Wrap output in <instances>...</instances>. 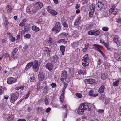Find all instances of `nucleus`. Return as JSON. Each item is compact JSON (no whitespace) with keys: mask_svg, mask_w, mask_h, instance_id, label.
<instances>
[{"mask_svg":"<svg viewBox=\"0 0 121 121\" xmlns=\"http://www.w3.org/2000/svg\"><path fill=\"white\" fill-rule=\"evenodd\" d=\"M92 46H93V48L94 49L98 51L100 49V47H101L100 45L96 44L93 45Z\"/></svg>","mask_w":121,"mask_h":121,"instance_id":"15","label":"nucleus"},{"mask_svg":"<svg viewBox=\"0 0 121 121\" xmlns=\"http://www.w3.org/2000/svg\"><path fill=\"white\" fill-rule=\"evenodd\" d=\"M102 60L100 58L98 59L97 63V64L98 65H100L101 64Z\"/></svg>","mask_w":121,"mask_h":121,"instance_id":"45","label":"nucleus"},{"mask_svg":"<svg viewBox=\"0 0 121 121\" xmlns=\"http://www.w3.org/2000/svg\"><path fill=\"white\" fill-rule=\"evenodd\" d=\"M76 96L79 98H81L82 97V95L80 93H77L76 94Z\"/></svg>","mask_w":121,"mask_h":121,"instance_id":"40","label":"nucleus"},{"mask_svg":"<svg viewBox=\"0 0 121 121\" xmlns=\"http://www.w3.org/2000/svg\"><path fill=\"white\" fill-rule=\"evenodd\" d=\"M33 64V62H29L27 64L26 67L25 68V70L27 71L32 66Z\"/></svg>","mask_w":121,"mask_h":121,"instance_id":"12","label":"nucleus"},{"mask_svg":"<svg viewBox=\"0 0 121 121\" xmlns=\"http://www.w3.org/2000/svg\"><path fill=\"white\" fill-rule=\"evenodd\" d=\"M48 97H46L44 99V101L46 105L48 104L49 103V100H48Z\"/></svg>","mask_w":121,"mask_h":121,"instance_id":"28","label":"nucleus"},{"mask_svg":"<svg viewBox=\"0 0 121 121\" xmlns=\"http://www.w3.org/2000/svg\"><path fill=\"white\" fill-rule=\"evenodd\" d=\"M32 67L33 69H35V72H37L39 68L38 65V61L37 60H35L33 62Z\"/></svg>","mask_w":121,"mask_h":121,"instance_id":"5","label":"nucleus"},{"mask_svg":"<svg viewBox=\"0 0 121 121\" xmlns=\"http://www.w3.org/2000/svg\"><path fill=\"white\" fill-rule=\"evenodd\" d=\"M30 82H35L36 81L35 78L34 77H31L30 78Z\"/></svg>","mask_w":121,"mask_h":121,"instance_id":"34","label":"nucleus"},{"mask_svg":"<svg viewBox=\"0 0 121 121\" xmlns=\"http://www.w3.org/2000/svg\"><path fill=\"white\" fill-rule=\"evenodd\" d=\"M118 23H121V20L120 18H119L117 19L116 21Z\"/></svg>","mask_w":121,"mask_h":121,"instance_id":"56","label":"nucleus"},{"mask_svg":"<svg viewBox=\"0 0 121 121\" xmlns=\"http://www.w3.org/2000/svg\"><path fill=\"white\" fill-rule=\"evenodd\" d=\"M7 82L8 84H12L16 82L17 80L12 77H10L7 78Z\"/></svg>","mask_w":121,"mask_h":121,"instance_id":"7","label":"nucleus"},{"mask_svg":"<svg viewBox=\"0 0 121 121\" xmlns=\"http://www.w3.org/2000/svg\"><path fill=\"white\" fill-rule=\"evenodd\" d=\"M64 95L63 94H61L60 97V101L61 103H63L64 101Z\"/></svg>","mask_w":121,"mask_h":121,"instance_id":"27","label":"nucleus"},{"mask_svg":"<svg viewBox=\"0 0 121 121\" xmlns=\"http://www.w3.org/2000/svg\"><path fill=\"white\" fill-rule=\"evenodd\" d=\"M82 68L80 70L78 71V73L80 75L82 74Z\"/></svg>","mask_w":121,"mask_h":121,"instance_id":"52","label":"nucleus"},{"mask_svg":"<svg viewBox=\"0 0 121 121\" xmlns=\"http://www.w3.org/2000/svg\"><path fill=\"white\" fill-rule=\"evenodd\" d=\"M89 61V57L88 54H86L83 57L82 61V65L84 67L89 65L88 62Z\"/></svg>","mask_w":121,"mask_h":121,"instance_id":"2","label":"nucleus"},{"mask_svg":"<svg viewBox=\"0 0 121 121\" xmlns=\"http://www.w3.org/2000/svg\"><path fill=\"white\" fill-rule=\"evenodd\" d=\"M117 12L118 10L117 9H115L112 12H110L112 13L113 14L115 15L117 14Z\"/></svg>","mask_w":121,"mask_h":121,"instance_id":"32","label":"nucleus"},{"mask_svg":"<svg viewBox=\"0 0 121 121\" xmlns=\"http://www.w3.org/2000/svg\"><path fill=\"white\" fill-rule=\"evenodd\" d=\"M105 87L104 85H101L98 90V92L100 93H102L104 91Z\"/></svg>","mask_w":121,"mask_h":121,"instance_id":"16","label":"nucleus"},{"mask_svg":"<svg viewBox=\"0 0 121 121\" xmlns=\"http://www.w3.org/2000/svg\"><path fill=\"white\" fill-rule=\"evenodd\" d=\"M37 9L34 7L29 6L27 7L26 11L29 14L35 13L37 12Z\"/></svg>","mask_w":121,"mask_h":121,"instance_id":"4","label":"nucleus"},{"mask_svg":"<svg viewBox=\"0 0 121 121\" xmlns=\"http://www.w3.org/2000/svg\"><path fill=\"white\" fill-rule=\"evenodd\" d=\"M31 93V91L30 90H29L27 93V94L26 96L24 98L25 99H26L27 98H28L30 95V93Z\"/></svg>","mask_w":121,"mask_h":121,"instance_id":"41","label":"nucleus"},{"mask_svg":"<svg viewBox=\"0 0 121 121\" xmlns=\"http://www.w3.org/2000/svg\"><path fill=\"white\" fill-rule=\"evenodd\" d=\"M11 57L12 58L15 59L16 58L17 56L16 54V53L14 52H12Z\"/></svg>","mask_w":121,"mask_h":121,"instance_id":"30","label":"nucleus"},{"mask_svg":"<svg viewBox=\"0 0 121 121\" xmlns=\"http://www.w3.org/2000/svg\"><path fill=\"white\" fill-rule=\"evenodd\" d=\"M25 25V23L22 21L19 24V26H21L22 27Z\"/></svg>","mask_w":121,"mask_h":121,"instance_id":"51","label":"nucleus"},{"mask_svg":"<svg viewBox=\"0 0 121 121\" xmlns=\"http://www.w3.org/2000/svg\"><path fill=\"white\" fill-rule=\"evenodd\" d=\"M12 116H10L9 117H8L7 118V120H11L14 118L13 117H12Z\"/></svg>","mask_w":121,"mask_h":121,"instance_id":"53","label":"nucleus"},{"mask_svg":"<svg viewBox=\"0 0 121 121\" xmlns=\"http://www.w3.org/2000/svg\"><path fill=\"white\" fill-rule=\"evenodd\" d=\"M118 36L116 35L115 36L113 39V40L114 42L118 45V43H119V42L118 41Z\"/></svg>","mask_w":121,"mask_h":121,"instance_id":"23","label":"nucleus"},{"mask_svg":"<svg viewBox=\"0 0 121 121\" xmlns=\"http://www.w3.org/2000/svg\"><path fill=\"white\" fill-rule=\"evenodd\" d=\"M4 90L2 87L1 86H0V95H2L4 93Z\"/></svg>","mask_w":121,"mask_h":121,"instance_id":"38","label":"nucleus"},{"mask_svg":"<svg viewBox=\"0 0 121 121\" xmlns=\"http://www.w3.org/2000/svg\"><path fill=\"white\" fill-rule=\"evenodd\" d=\"M48 87L46 86L45 87L44 90L43 92L44 93H48Z\"/></svg>","mask_w":121,"mask_h":121,"instance_id":"35","label":"nucleus"},{"mask_svg":"<svg viewBox=\"0 0 121 121\" xmlns=\"http://www.w3.org/2000/svg\"><path fill=\"white\" fill-rule=\"evenodd\" d=\"M50 13L53 16L56 15L57 14V12L53 10H51Z\"/></svg>","mask_w":121,"mask_h":121,"instance_id":"24","label":"nucleus"},{"mask_svg":"<svg viewBox=\"0 0 121 121\" xmlns=\"http://www.w3.org/2000/svg\"><path fill=\"white\" fill-rule=\"evenodd\" d=\"M2 42L3 43H6L7 42V41L4 39H3L1 40Z\"/></svg>","mask_w":121,"mask_h":121,"instance_id":"63","label":"nucleus"},{"mask_svg":"<svg viewBox=\"0 0 121 121\" xmlns=\"http://www.w3.org/2000/svg\"><path fill=\"white\" fill-rule=\"evenodd\" d=\"M94 14L93 12H89V16L90 17H93V15Z\"/></svg>","mask_w":121,"mask_h":121,"instance_id":"55","label":"nucleus"},{"mask_svg":"<svg viewBox=\"0 0 121 121\" xmlns=\"http://www.w3.org/2000/svg\"><path fill=\"white\" fill-rule=\"evenodd\" d=\"M12 9L11 6L9 5L7 6L6 7V10L8 13H10L12 11Z\"/></svg>","mask_w":121,"mask_h":121,"instance_id":"21","label":"nucleus"},{"mask_svg":"<svg viewBox=\"0 0 121 121\" xmlns=\"http://www.w3.org/2000/svg\"><path fill=\"white\" fill-rule=\"evenodd\" d=\"M88 110L91 111V109L89 108L88 105L86 104L83 103L81 104L79 107L78 108L77 112L79 115H82L85 110Z\"/></svg>","mask_w":121,"mask_h":121,"instance_id":"1","label":"nucleus"},{"mask_svg":"<svg viewBox=\"0 0 121 121\" xmlns=\"http://www.w3.org/2000/svg\"><path fill=\"white\" fill-rule=\"evenodd\" d=\"M35 6L37 7L36 8L37 9V10L41 9L43 7V4L39 2H36Z\"/></svg>","mask_w":121,"mask_h":121,"instance_id":"13","label":"nucleus"},{"mask_svg":"<svg viewBox=\"0 0 121 121\" xmlns=\"http://www.w3.org/2000/svg\"><path fill=\"white\" fill-rule=\"evenodd\" d=\"M98 10L99 11H100V10H101L102 9L103 10L104 9V8H102V6H101H101L99 5H98Z\"/></svg>","mask_w":121,"mask_h":121,"instance_id":"50","label":"nucleus"},{"mask_svg":"<svg viewBox=\"0 0 121 121\" xmlns=\"http://www.w3.org/2000/svg\"><path fill=\"white\" fill-rule=\"evenodd\" d=\"M18 96L17 94L13 93L11 95L10 102L12 103L14 102L17 99Z\"/></svg>","mask_w":121,"mask_h":121,"instance_id":"6","label":"nucleus"},{"mask_svg":"<svg viewBox=\"0 0 121 121\" xmlns=\"http://www.w3.org/2000/svg\"><path fill=\"white\" fill-rule=\"evenodd\" d=\"M93 93V91L92 90H91L89 92V95L90 96H92Z\"/></svg>","mask_w":121,"mask_h":121,"instance_id":"48","label":"nucleus"},{"mask_svg":"<svg viewBox=\"0 0 121 121\" xmlns=\"http://www.w3.org/2000/svg\"><path fill=\"white\" fill-rule=\"evenodd\" d=\"M38 78L39 80L40 81H42L45 78L43 72L41 71L39 72Z\"/></svg>","mask_w":121,"mask_h":121,"instance_id":"8","label":"nucleus"},{"mask_svg":"<svg viewBox=\"0 0 121 121\" xmlns=\"http://www.w3.org/2000/svg\"><path fill=\"white\" fill-rule=\"evenodd\" d=\"M61 27L60 23L59 22H57L56 23L54 27L52 29V31H54L55 30L56 33H57L60 31L61 29Z\"/></svg>","mask_w":121,"mask_h":121,"instance_id":"3","label":"nucleus"},{"mask_svg":"<svg viewBox=\"0 0 121 121\" xmlns=\"http://www.w3.org/2000/svg\"><path fill=\"white\" fill-rule=\"evenodd\" d=\"M119 80H117L116 81L113 82V85L114 86H118L119 84Z\"/></svg>","mask_w":121,"mask_h":121,"instance_id":"31","label":"nucleus"},{"mask_svg":"<svg viewBox=\"0 0 121 121\" xmlns=\"http://www.w3.org/2000/svg\"><path fill=\"white\" fill-rule=\"evenodd\" d=\"M63 25V26L65 27H66L67 26V25L65 22H64Z\"/></svg>","mask_w":121,"mask_h":121,"instance_id":"62","label":"nucleus"},{"mask_svg":"<svg viewBox=\"0 0 121 121\" xmlns=\"http://www.w3.org/2000/svg\"><path fill=\"white\" fill-rule=\"evenodd\" d=\"M102 30L104 31H107L109 30V28L107 27H104L102 28Z\"/></svg>","mask_w":121,"mask_h":121,"instance_id":"43","label":"nucleus"},{"mask_svg":"<svg viewBox=\"0 0 121 121\" xmlns=\"http://www.w3.org/2000/svg\"><path fill=\"white\" fill-rule=\"evenodd\" d=\"M115 6H112L111 9H110L109 10V12L110 13V12H112L113 10L115 9Z\"/></svg>","mask_w":121,"mask_h":121,"instance_id":"49","label":"nucleus"},{"mask_svg":"<svg viewBox=\"0 0 121 121\" xmlns=\"http://www.w3.org/2000/svg\"><path fill=\"white\" fill-rule=\"evenodd\" d=\"M82 74L83 75H86V73L87 70L85 67H82Z\"/></svg>","mask_w":121,"mask_h":121,"instance_id":"29","label":"nucleus"},{"mask_svg":"<svg viewBox=\"0 0 121 121\" xmlns=\"http://www.w3.org/2000/svg\"><path fill=\"white\" fill-rule=\"evenodd\" d=\"M109 103L108 100V99H105L104 103L106 105L108 104Z\"/></svg>","mask_w":121,"mask_h":121,"instance_id":"61","label":"nucleus"},{"mask_svg":"<svg viewBox=\"0 0 121 121\" xmlns=\"http://www.w3.org/2000/svg\"><path fill=\"white\" fill-rule=\"evenodd\" d=\"M68 34L67 33H62L60 34V35L61 38H67Z\"/></svg>","mask_w":121,"mask_h":121,"instance_id":"18","label":"nucleus"},{"mask_svg":"<svg viewBox=\"0 0 121 121\" xmlns=\"http://www.w3.org/2000/svg\"><path fill=\"white\" fill-rule=\"evenodd\" d=\"M95 5L94 4H92L90 8V12L91 13L93 12L94 13V12L95 11Z\"/></svg>","mask_w":121,"mask_h":121,"instance_id":"20","label":"nucleus"},{"mask_svg":"<svg viewBox=\"0 0 121 121\" xmlns=\"http://www.w3.org/2000/svg\"><path fill=\"white\" fill-rule=\"evenodd\" d=\"M51 110V108L50 107H48L46 110L45 112L46 113H48L50 112Z\"/></svg>","mask_w":121,"mask_h":121,"instance_id":"54","label":"nucleus"},{"mask_svg":"<svg viewBox=\"0 0 121 121\" xmlns=\"http://www.w3.org/2000/svg\"><path fill=\"white\" fill-rule=\"evenodd\" d=\"M95 81L92 79H86L85 80V83H88L91 84H92L95 83Z\"/></svg>","mask_w":121,"mask_h":121,"instance_id":"10","label":"nucleus"},{"mask_svg":"<svg viewBox=\"0 0 121 121\" xmlns=\"http://www.w3.org/2000/svg\"><path fill=\"white\" fill-rule=\"evenodd\" d=\"M26 120L25 119H20L18 120L17 121H26Z\"/></svg>","mask_w":121,"mask_h":121,"instance_id":"64","label":"nucleus"},{"mask_svg":"<svg viewBox=\"0 0 121 121\" xmlns=\"http://www.w3.org/2000/svg\"><path fill=\"white\" fill-rule=\"evenodd\" d=\"M10 56V55L8 54V53H5L4 56L6 58H8L9 57V56Z\"/></svg>","mask_w":121,"mask_h":121,"instance_id":"57","label":"nucleus"},{"mask_svg":"<svg viewBox=\"0 0 121 121\" xmlns=\"http://www.w3.org/2000/svg\"><path fill=\"white\" fill-rule=\"evenodd\" d=\"M51 85L52 86V87L53 88L56 87L57 85L55 83H53L51 84Z\"/></svg>","mask_w":121,"mask_h":121,"instance_id":"47","label":"nucleus"},{"mask_svg":"<svg viewBox=\"0 0 121 121\" xmlns=\"http://www.w3.org/2000/svg\"><path fill=\"white\" fill-rule=\"evenodd\" d=\"M28 48V46L27 45H26L25 46L23 47V49L24 50H26Z\"/></svg>","mask_w":121,"mask_h":121,"instance_id":"58","label":"nucleus"},{"mask_svg":"<svg viewBox=\"0 0 121 121\" xmlns=\"http://www.w3.org/2000/svg\"><path fill=\"white\" fill-rule=\"evenodd\" d=\"M37 111L38 113H43L44 111V110L41 107H39L36 108Z\"/></svg>","mask_w":121,"mask_h":121,"instance_id":"14","label":"nucleus"},{"mask_svg":"<svg viewBox=\"0 0 121 121\" xmlns=\"http://www.w3.org/2000/svg\"><path fill=\"white\" fill-rule=\"evenodd\" d=\"M32 30L34 31L37 32L39 31V28L35 26H33L32 27Z\"/></svg>","mask_w":121,"mask_h":121,"instance_id":"19","label":"nucleus"},{"mask_svg":"<svg viewBox=\"0 0 121 121\" xmlns=\"http://www.w3.org/2000/svg\"><path fill=\"white\" fill-rule=\"evenodd\" d=\"M45 54H47L49 56L50 55L51 50L49 48L46 47L44 48V49L43 50Z\"/></svg>","mask_w":121,"mask_h":121,"instance_id":"11","label":"nucleus"},{"mask_svg":"<svg viewBox=\"0 0 121 121\" xmlns=\"http://www.w3.org/2000/svg\"><path fill=\"white\" fill-rule=\"evenodd\" d=\"M94 30H91L88 32V34L90 35H94Z\"/></svg>","mask_w":121,"mask_h":121,"instance_id":"37","label":"nucleus"},{"mask_svg":"<svg viewBox=\"0 0 121 121\" xmlns=\"http://www.w3.org/2000/svg\"><path fill=\"white\" fill-rule=\"evenodd\" d=\"M100 76L102 79L103 80L106 79V77L105 76L104 74L103 73H102Z\"/></svg>","mask_w":121,"mask_h":121,"instance_id":"39","label":"nucleus"},{"mask_svg":"<svg viewBox=\"0 0 121 121\" xmlns=\"http://www.w3.org/2000/svg\"><path fill=\"white\" fill-rule=\"evenodd\" d=\"M60 49L61 51L62 52V55H64V52L65 48V47L63 45H61L60 47Z\"/></svg>","mask_w":121,"mask_h":121,"instance_id":"17","label":"nucleus"},{"mask_svg":"<svg viewBox=\"0 0 121 121\" xmlns=\"http://www.w3.org/2000/svg\"><path fill=\"white\" fill-rule=\"evenodd\" d=\"M62 73V77H64V79H66L67 75V72L65 71H63Z\"/></svg>","mask_w":121,"mask_h":121,"instance_id":"22","label":"nucleus"},{"mask_svg":"<svg viewBox=\"0 0 121 121\" xmlns=\"http://www.w3.org/2000/svg\"><path fill=\"white\" fill-rule=\"evenodd\" d=\"M10 39L12 42L14 41L15 40V38L14 37H13L12 36H11L10 37Z\"/></svg>","mask_w":121,"mask_h":121,"instance_id":"46","label":"nucleus"},{"mask_svg":"<svg viewBox=\"0 0 121 121\" xmlns=\"http://www.w3.org/2000/svg\"><path fill=\"white\" fill-rule=\"evenodd\" d=\"M45 67L46 69L49 70L50 71L52 69L53 67L52 64L50 63H48L46 64Z\"/></svg>","mask_w":121,"mask_h":121,"instance_id":"9","label":"nucleus"},{"mask_svg":"<svg viewBox=\"0 0 121 121\" xmlns=\"http://www.w3.org/2000/svg\"><path fill=\"white\" fill-rule=\"evenodd\" d=\"M48 42L51 44H52V39L51 38H49L48 40Z\"/></svg>","mask_w":121,"mask_h":121,"instance_id":"42","label":"nucleus"},{"mask_svg":"<svg viewBox=\"0 0 121 121\" xmlns=\"http://www.w3.org/2000/svg\"><path fill=\"white\" fill-rule=\"evenodd\" d=\"M103 45H104L108 50H110L111 48L109 47V45L108 44L105 43H104Z\"/></svg>","mask_w":121,"mask_h":121,"instance_id":"33","label":"nucleus"},{"mask_svg":"<svg viewBox=\"0 0 121 121\" xmlns=\"http://www.w3.org/2000/svg\"><path fill=\"white\" fill-rule=\"evenodd\" d=\"M31 35H30L29 34H27L25 35L24 36V37L25 38H28L29 39Z\"/></svg>","mask_w":121,"mask_h":121,"instance_id":"44","label":"nucleus"},{"mask_svg":"<svg viewBox=\"0 0 121 121\" xmlns=\"http://www.w3.org/2000/svg\"><path fill=\"white\" fill-rule=\"evenodd\" d=\"M81 17H79L76 20L74 24V25L75 26H78V23Z\"/></svg>","mask_w":121,"mask_h":121,"instance_id":"26","label":"nucleus"},{"mask_svg":"<svg viewBox=\"0 0 121 121\" xmlns=\"http://www.w3.org/2000/svg\"><path fill=\"white\" fill-rule=\"evenodd\" d=\"M61 42H64L65 43H66V41L65 39H61Z\"/></svg>","mask_w":121,"mask_h":121,"instance_id":"59","label":"nucleus"},{"mask_svg":"<svg viewBox=\"0 0 121 121\" xmlns=\"http://www.w3.org/2000/svg\"><path fill=\"white\" fill-rule=\"evenodd\" d=\"M94 35L95 36H97L99 35L100 32L98 30H94Z\"/></svg>","mask_w":121,"mask_h":121,"instance_id":"36","label":"nucleus"},{"mask_svg":"<svg viewBox=\"0 0 121 121\" xmlns=\"http://www.w3.org/2000/svg\"><path fill=\"white\" fill-rule=\"evenodd\" d=\"M104 112V110H99L97 111V112L99 113H101L103 112Z\"/></svg>","mask_w":121,"mask_h":121,"instance_id":"60","label":"nucleus"},{"mask_svg":"<svg viewBox=\"0 0 121 121\" xmlns=\"http://www.w3.org/2000/svg\"><path fill=\"white\" fill-rule=\"evenodd\" d=\"M116 60L117 61H121V56L120 54L118 55V54H116Z\"/></svg>","mask_w":121,"mask_h":121,"instance_id":"25","label":"nucleus"}]
</instances>
